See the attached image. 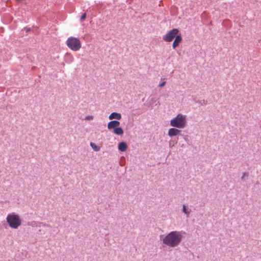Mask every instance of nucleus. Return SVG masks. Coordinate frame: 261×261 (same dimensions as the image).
Segmentation results:
<instances>
[{
	"instance_id": "1",
	"label": "nucleus",
	"mask_w": 261,
	"mask_h": 261,
	"mask_svg": "<svg viewBox=\"0 0 261 261\" xmlns=\"http://www.w3.org/2000/svg\"><path fill=\"white\" fill-rule=\"evenodd\" d=\"M182 234L181 231H172L166 234L162 240L164 245L170 248H174L178 246L182 240Z\"/></svg>"
},
{
	"instance_id": "2",
	"label": "nucleus",
	"mask_w": 261,
	"mask_h": 261,
	"mask_svg": "<svg viewBox=\"0 0 261 261\" xmlns=\"http://www.w3.org/2000/svg\"><path fill=\"white\" fill-rule=\"evenodd\" d=\"M6 221L9 226L12 229H17L21 225V220L20 216L14 213L7 215Z\"/></svg>"
},
{
	"instance_id": "3",
	"label": "nucleus",
	"mask_w": 261,
	"mask_h": 261,
	"mask_svg": "<svg viewBox=\"0 0 261 261\" xmlns=\"http://www.w3.org/2000/svg\"><path fill=\"white\" fill-rule=\"evenodd\" d=\"M186 116L181 114H178L170 121L171 126L178 128H184L186 125Z\"/></svg>"
},
{
	"instance_id": "4",
	"label": "nucleus",
	"mask_w": 261,
	"mask_h": 261,
	"mask_svg": "<svg viewBox=\"0 0 261 261\" xmlns=\"http://www.w3.org/2000/svg\"><path fill=\"white\" fill-rule=\"evenodd\" d=\"M66 44L69 48L74 51L79 50L82 47L80 40L74 37H69L66 41Z\"/></svg>"
},
{
	"instance_id": "5",
	"label": "nucleus",
	"mask_w": 261,
	"mask_h": 261,
	"mask_svg": "<svg viewBox=\"0 0 261 261\" xmlns=\"http://www.w3.org/2000/svg\"><path fill=\"white\" fill-rule=\"evenodd\" d=\"M120 122L117 120H113L108 124V128L109 130L113 129L112 132L117 135H122L124 133L123 129L119 127Z\"/></svg>"
},
{
	"instance_id": "6",
	"label": "nucleus",
	"mask_w": 261,
	"mask_h": 261,
	"mask_svg": "<svg viewBox=\"0 0 261 261\" xmlns=\"http://www.w3.org/2000/svg\"><path fill=\"white\" fill-rule=\"evenodd\" d=\"M179 31L177 29H173L163 36V39L166 42H171L178 34Z\"/></svg>"
},
{
	"instance_id": "7",
	"label": "nucleus",
	"mask_w": 261,
	"mask_h": 261,
	"mask_svg": "<svg viewBox=\"0 0 261 261\" xmlns=\"http://www.w3.org/2000/svg\"><path fill=\"white\" fill-rule=\"evenodd\" d=\"M182 41V37L180 34L177 35L175 37V39L173 41V43L172 44V47L173 48L175 49L176 47H177L179 43Z\"/></svg>"
},
{
	"instance_id": "8",
	"label": "nucleus",
	"mask_w": 261,
	"mask_h": 261,
	"mask_svg": "<svg viewBox=\"0 0 261 261\" xmlns=\"http://www.w3.org/2000/svg\"><path fill=\"white\" fill-rule=\"evenodd\" d=\"M180 132V130L177 128H171L169 129L168 134L169 136L173 137L177 135Z\"/></svg>"
},
{
	"instance_id": "9",
	"label": "nucleus",
	"mask_w": 261,
	"mask_h": 261,
	"mask_svg": "<svg viewBox=\"0 0 261 261\" xmlns=\"http://www.w3.org/2000/svg\"><path fill=\"white\" fill-rule=\"evenodd\" d=\"M109 118L110 120H113L114 119L120 120L121 118V115L120 113L113 112L110 114V115L109 117Z\"/></svg>"
},
{
	"instance_id": "10",
	"label": "nucleus",
	"mask_w": 261,
	"mask_h": 261,
	"mask_svg": "<svg viewBox=\"0 0 261 261\" xmlns=\"http://www.w3.org/2000/svg\"><path fill=\"white\" fill-rule=\"evenodd\" d=\"M127 148V144L124 142H121L118 145V149L121 151H125Z\"/></svg>"
},
{
	"instance_id": "11",
	"label": "nucleus",
	"mask_w": 261,
	"mask_h": 261,
	"mask_svg": "<svg viewBox=\"0 0 261 261\" xmlns=\"http://www.w3.org/2000/svg\"><path fill=\"white\" fill-rule=\"evenodd\" d=\"M90 146H91V147L92 148V149L96 151H98L100 150V147L97 146L95 143H90Z\"/></svg>"
},
{
	"instance_id": "12",
	"label": "nucleus",
	"mask_w": 261,
	"mask_h": 261,
	"mask_svg": "<svg viewBox=\"0 0 261 261\" xmlns=\"http://www.w3.org/2000/svg\"><path fill=\"white\" fill-rule=\"evenodd\" d=\"M182 212L188 216L190 215V211L187 210L186 205H185L182 206Z\"/></svg>"
},
{
	"instance_id": "13",
	"label": "nucleus",
	"mask_w": 261,
	"mask_h": 261,
	"mask_svg": "<svg viewBox=\"0 0 261 261\" xmlns=\"http://www.w3.org/2000/svg\"><path fill=\"white\" fill-rule=\"evenodd\" d=\"M86 17V14L85 13L82 15V16L81 17V20H84L85 19Z\"/></svg>"
},
{
	"instance_id": "14",
	"label": "nucleus",
	"mask_w": 261,
	"mask_h": 261,
	"mask_svg": "<svg viewBox=\"0 0 261 261\" xmlns=\"http://www.w3.org/2000/svg\"><path fill=\"white\" fill-rule=\"evenodd\" d=\"M93 119V116H88L86 117V119L88 120H91Z\"/></svg>"
},
{
	"instance_id": "15",
	"label": "nucleus",
	"mask_w": 261,
	"mask_h": 261,
	"mask_svg": "<svg viewBox=\"0 0 261 261\" xmlns=\"http://www.w3.org/2000/svg\"><path fill=\"white\" fill-rule=\"evenodd\" d=\"M165 84H166V82L164 81V82H162L161 83H160L159 84V86L160 87H162L165 86Z\"/></svg>"
},
{
	"instance_id": "16",
	"label": "nucleus",
	"mask_w": 261,
	"mask_h": 261,
	"mask_svg": "<svg viewBox=\"0 0 261 261\" xmlns=\"http://www.w3.org/2000/svg\"><path fill=\"white\" fill-rule=\"evenodd\" d=\"M245 175H246V173H243V176H242V178L243 179V178H244V177H245Z\"/></svg>"
}]
</instances>
